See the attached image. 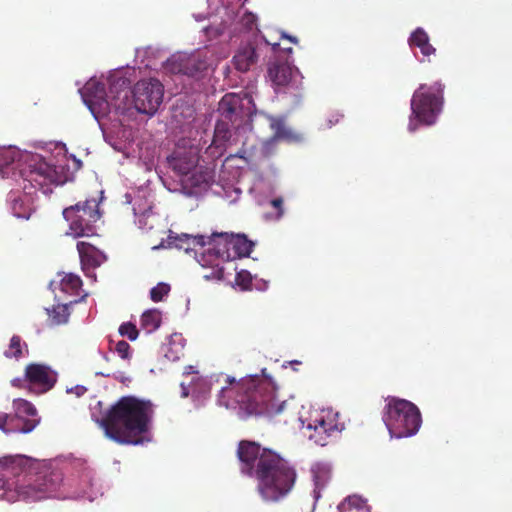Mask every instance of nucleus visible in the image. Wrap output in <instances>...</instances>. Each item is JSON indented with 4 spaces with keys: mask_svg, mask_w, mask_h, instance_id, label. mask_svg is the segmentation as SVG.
I'll return each instance as SVG.
<instances>
[{
    "mask_svg": "<svg viewBox=\"0 0 512 512\" xmlns=\"http://www.w3.org/2000/svg\"><path fill=\"white\" fill-rule=\"evenodd\" d=\"M237 457L242 474L257 480V491L264 501H280L294 487L295 469L274 451L262 448L254 441L242 440L238 444Z\"/></svg>",
    "mask_w": 512,
    "mask_h": 512,
    "instance_id": "obj_1",
    "label": "nucleus"
},
{
    "mask_svg": "<svg viewBox=\"0 0 512 512\" xmlns=\"http://www.w3.org/2000/svg\"><path fill=\"white\" fill-rule=\"evenodd\" d=\"M153 416L150 401L135 396H123L96 422L105 436L121 445H136L148 432Z\"/></svg>",
    "mask_w": 512,
    "mask_h": 512,
    "instance_id": "obj_2",
    "label": "nucleus"
},
{
    "mask_svg": "<svg viewBox=\"0 0 512 512\" xmlns=\"http://www.w3.org/2000/svg\"><path fill=\"white\" fill-rule=\"evenodd\" d=\"M226 382L230 386L223 387L219 395V403L226 408L238 406L246 416L268 417H275L287 410V403L278 402L270 384L257 376L242 379L237 383L234 378L227 377Z\"/></svg>",
    "mask_w": 512,
    "mask_h": 512,
    "instance_id": "obj_3",
    "label": "nucleus"
},
{
    "mask_svg": "<svg viewBox=\"0 0 512 512\" xmlns=\"http://www.w3.org/2000/svg\"><path fill=\"white\" fill-rule=\"evenodd\" d=\"M383 421L391 437H410L416 433V407L407 400L390 398L385 406Z\"/></svg>",
    "mask_w": 512,
    "mask_h": 512,
    "instance_id": "obj_4",
    "label": "nucleus"
},
{
    "mask_svg": "<svg viewBox=\"0 0 512 512\" xmlns=\"http://www.w3.org/2000/svg\"><path fill=\"white\" fill-rule=\"evenodd\" d=\"M63 217L69 223V234L74 238L96 235L95 223L101 218L95 199L79 201L63 210Z\"/></svg>",
    "mask_w": 512,
    "mask_h": 512,
    "instance_id": "obj_5",
    "label": "nucleus"
},
{
    "mask_svg": "<svg viewBox=\"0 0 512 512\" xmlns=\"http://www.w3.org/2000/svg\"><path fill=\"white\" fill-rule=\"evenodd\" d=\"M129 90L122 89L117 96L110 97L106 93L105 85L90 80L84 87L83 100L96 119L105 117L111 108L125 109V100L128 99Z\"/></svg>",
    "mask_w": 512,
    "mask_h": 512,
    "instance_id": "obj_6",
    "label": "nucleus"
},
{
    "mask_svg": "<svg viewBox=\"0 0 512 512\" xmlns=\"http://www.w3.org/2000/svg\"><path fill=\"white\" fill-rule=\"evenodd\" d=\"M14 414L0 413V430L9 433H30L40 422L34 405L25 399L13 401Z\"/></svg>",
    "mask_w": 512,
    "mask_h": 512,
    "instance_id": "obj_7",
    "label": "nucleus"
},
{
    "mask_svg": "<svg viewBox=\"0 0 512 512\" xmlns=\"http://www.w3.org/2000/svg\"><path fill=\"white\" fill-rule=\"evenodd\" d=\"M418 91V125H433L443 109V85L438 82L431 86L421 84Z\"/></svg>",
    "mask_w": 512,
    "mask_h": 512,
    "instance_id": "obj_8",
    "label": "nucleus"
},
{
    "mask_svg": "<svg viewBox=\"0 0 512 512\" xmlns=\"http://www.w3.org/2000/svg\"><path fill=\"white\" fill-rule=\"evenodd\" d=\"M132 95L138 112L153 115L162 103L164 86L156 78L143 79L134 85Z\"/></svg>",
    "mask_w": 512,
    "mask_h": 512,
    "instance_id": "obj_9",
    "label": "nucleus"
},
{
    "mask_svg": "<svg viewBox=\"0 0 512 512\" xmlns=\"http://www.w3.org/2000/svg\"><path fill=\"white\" fill-rule=\"evenodd\" d=\"M62 480V474L59 471L45 470L18 488L19 497L26 501H38L50 497L58 490Z\"/></svg>",
    "mask_w": 512,
    "mask_h": 512,
    "instance_id": "obj_10",
    "label": "nucleus"
},
{
    "mask_svg": "<svg viewBox=\"0 0 512 512\" xmlns=\"http://www.w3.org/2000/svg\"><path fill=\"white\" fill-rule=\"evenodd\" d=\"M24 180L28 181L32 186L42 189L43 192L48 191L50 184L61 183V176L56 167L47 163L39 155H32L27 168L21 171Z\"/></svg>",
    "mask_w": 512,
    "mask_h": 512,
    "instance_id": "obj_11",
    "label": "nucleus"
},
{
    "mask_svg": "<svg viewBox=\"0 0 512 512\" xmlns=\"http://www.w3.org/2000/svg\"><path fill=\"white\" fill-rule=\"evenodd\" d=\"M230 237L231 233L227 232H214L209 237H206L204 235L190 236L184 234L181 238H179V240L188 242V246H177L179 248H184L186 251H188L189 249H192L191 245H193V248H195L196 246L204 247L208 245L207 251L210 254H214L216 257L221 258L222 260H229L232 259V254L230 252Z\"/></svg>",
    "mask_w": 512,
    "mask_h": 512,
    "instance_id": "obj_12",
    "label": "nucleus"
},
{
    "mask_svg": "<svg viewBox=\"0 0 512 512\" xmlns=\"http://www.w3.org/2000/svg\"><path fill=\"white\" fill-rule=\"evenodd\" d=\"M337 416L331 411H321L312 416L307 425V429L312 431L309 438L316 444L325 446L330 436L344 428V425L337 421Z\"/></svg>",
    "mask_w": 512,
    "mask_h": 512,
    "instance_id": "obj_13",
    "label": "nucleus"
},
{
    "mask_svg": "<svg viewBox=\"0 0 512 512\" xmlns=\"http://www.w3.org/2000/svg\"><path fill=\"white\" fill-rule=\"evenodd\" d=\"M165 69L172 74L195 77L207 69V62L198 53H178L166 61Z\"/></svg>",
    "mask_w": 512,
    "mask_h": 512,
    "instance_id": "obj_14",
    "label": "nucleus"
},
{
    "mask_svg": "<svg viewBox=\"0 0 512 512\" xmlns=\"http://www.w3.org/2000/svg\"><path fill=\"white\" fill-rule=\"evenodd\" d=\"M25 380L31 391L42 394L53 388L57 374L47 365L31 363L25 368Z\"/></svg>",
    "mask_w": 512,
    "mask_h": 512,
    "instance_id": "obj_15",
    "label": "nucleus"
},
{
    "mask_svg": "<svg viewBox=\"0 0 512 512\" xmlns=\"http://www.w3.org/2000/svg\"><path fill=\"white\" fill-rule=\"evenodd\" d=\"M268 77L275 86H290L298 89L302 84L300 72L288 62L274 61L268 67Z\"/></svg>",
    "mask_w": 512,
    "mask_h": 512,
    "instance_id": "obj_16",
    "label": "nucleus"
},
{
    "mask_svg": "<svg viewBox=\"0 0 512 512\" xmlns=\"http://www.w3.org/2000/svg\"><path fill=\"white\" fill-rule=\"evenodd\" d=\"M261 44L257 39L241 43L236 50L232 62L236 70L247 72L255 66L259 60Z\"/></svg>",
    "mask_w": 512,
    "mask_h": 512,
    "instance_id": "obj_17",
    "label": "nucleus"
},
{
    "mask_svg": "<svg viewBox=\"0 0 512 512\" xmlns=\"http://www.w3.org/2000/svg\"><path fill=\"white\" fill-rule=\"evenodd\" d=\"M199 161L197 148L189 150H175L168 158L169 166L179 175H188L196 168Z\"/></svg>",
    "mask_w": 512,
    "mask_h": 512,
    "instance_id": "obj_18",
    "label": "nucleus"
},
{
    "mask_svg": "<svg viewBox=\"0 0 512 512\" xmlns=\"http://www.w3.org/2000/svg\"><path fill=\"white\" fill-rule=\"evenodd\" d=\"M77 250L83 268H96L106 261L105 254L88 242L79 241Z\"/></svg>",
    "mask_w": 512,
    "mask_h": 512,
    "instance_id": "obj_19",
    "label": "nucleus"
},
{
    "mask_svg": "<svg viewBox=\"0 0 512 512\" xmlns=\"http://www.w3.org/2000/svg\"><path fill=\"white\" fill-rule=\"evenodd\" d=\"M268 126L271 130L272 139H287L291 136L290 131L286 128L284 119L281 117H274L267 114H261L253 123L255 125Z\"/></svg>",
    "mask_w": 512,
    "mask_h": 512,
    "instance_id": "obj_20",
    "label": "nucleus"
},
{
    "mask_svg": "<svg viewBox=\"0 0 512 512\" xmlns=\"http://www.w3.org/2000/svg\"><path fill=\"white\" fill-rule=\"evenodd\" d=\"M231 137L232 133L229 123L225 120H219L215 125L211 147L217 149L219 151V154L222 155L223 152L226 150Z\"/></svg>",
    "mask_w": 512,
    "mask_h": 512,
    "instance_id": "obj_21",
    "label": "nucleus"
},
{
    "mask_svg": "<svg viewBox=\"0 0 512 512\" xmlns=\"http://www.w3.org/2000/svg\"><path fill=\"white\" fill-rule=\"evenodd\" d=\"M241 99L236 94H226L219 103V110L222 117L229 122H235L240 111Z\"/></svg>",
    "mask_w": 512,
    "mask_h": 512,
    "instance_id": "obj_22",
    "label": "nucleus"
},
{
    "mask_svg": "<svg viewBox=\"0 0 512 512\" xmlns=\"http://www.w3.org/2000/svg\"><path fill=\"white\" fill-rule=\"evenodd\" d=\"M230 241V251H233L232 258L248 257L254 247V243L244 234L231 233Z\"/></svg>",
    "mask_w": 512,
    "mask_h": 512,
    "instance_id": "obj_23",
    "label": "nucleus"
},
{
    "mask_svg": "<svg viewBox=\"0 0 512 512\" xmlns=\"http://www.w3.org/2000/svg\"><path fill=\"white\" fill-rule=\"evenodd\" d=\"M339 512H368L366 501L357 495L348 496L338 505Z\"/></svg>",
    "mask_w": 512,
    "mask_h": 512,
    "instance_id": "obj_24",
    "label": "nucleus"
},
{
    "mask_svg": "<svg viewBox=\"0 0 512 512\" xmlns=\"http://www.w3.org/2000/svg\"><path fill=\"white\" fill-rule=\"evenodd\" d=\"M314 497H320V490L323 489L331 478V471L325 466H319L314 470Z\"/></svg>",
    "mask_w": 512,
    "mask_h": 512,
    "instance_id": "obj_25",
    "label": "nucleus"
},
{
    "mask_svg": "<svg viewBox=\"0 0 512 512\" xmlns=\"http://www.w3.org/2000/svg\"><path fill=\"white\" fill-rule=\"evenodd\" d=\"M82 286V280L79 276L69 273L65 274L60 281V288L68 294H78Z\"/></svg>",
    "mask_w": 512,
    "mask_h": 512,
    "instance_id": "obj_26",
    "label": "nucleus"
},
{
    "mask_svg": "<svg viewBox=\"0 0 512 512\" xmlns=\"http://www.w3.org/2000/svg\"><path fill=\"white\" fill-rule=\"evenodd\" d=\"M418 48L422 55L427 58L428 62H431V56L436 57V48L430 44L429 36L427 33L418 27Z\"/></svg>",
    "mask_w": 512,
    "mask_h": 512,
    "instance_id": "obj_27",
    "label": "nucleus"
},
{
    "mask_svg": "<svg viewBox=\"0 0 512 512\" xmlns=\"http://www.w3.org/2000/svg\"><path fill=\"white\" fill-rule=\"evenodd\" d=\"M23 348L27 349V344L22 341L21 337L18 335H13L10 339V344L8 349L4 352V355L7 358H15L20 359L23 357Z\"/></svg>",
    "mask_w": 512,
    "mask_h": 512,
    "instance_id": "obj_28",
    "label": "nucleus"
},
{
    "mask_svg": "<svg viewBox=\"0 0 512 512\" xmlns=\"http://www.w3.org/2000/svg\"><path fill=\"white\" fill-rule=\"evenodd\" d=\"M141 326L148 332L156 330L161 323L160 313L157 310H148L141 316Z\"/></svg>",
    "mask_w": 512,
    "mask_h": 512,
    "instance_id": "obj_29",
    "label": "nucleus"
},
{
    "mask_svg": "<svg viewBox=\"0 0 512 512\" xmlns=\"http://www.w3.org/2000/svg\"><path fill=\"white\" fill-rule=\"evenodd\" d=\"M18 157L19 152L14 147L0 148V171L13 165Z\"/></svg>",
    "mask_w": 512,
    "mask_h": 512,
    "instance_id": "obj_30",
    "label": "nucleus"
},
{
    "mask_svg": "<svg viewBox=\"0 0 512 512\" xmlns=\"http://www.w3.org/2000/svg\"><path fill=\"white\" fill-rule=\"evenodd\" d=\"M69 316V307L66 304L56 305L51 312L52 322L56 325L66 324Z\"/></svg>",
    "mask_w": 512,
    "mask_h": 512,
    "instance_id": "obj_31",
    "label": "nucleus"
},
{
    "mask_svg": "<svg viewBox=\"0 0 512 512\" xmlns=\"http://www.w3.org/2000/svg\"><path fill=\"white\" fill-rule=\"evenodd\" d=\"M170 292V286L167 283H158L150 290V298L153 302H160Z\"/></svg>",
    "mask_w": 512,
    "mask_h": 512,
    "instance_id": "obj_32",
    "label": "nucleus"
},
{
    "mask_svg": "<svg viewBox=\"0 0 512 512\" xmlns=\"http://www.w3.org/2000/svg\"><path fill=\"white\" fill-rule=\"evenodd\" d=\"M119 333L121 336H126L131 341L136 340L139 334L136 326L131 322H126L120 325Z\"/></svg>",
    "mask_w": 512,
    "mask_h": 512,
    "instance_id": "obj_33",
    "label": "nucleus"
},
{
    "mask_svg": "<svg viewBox=\"0 0 512 512\" xmlns=\"http://www.w3.org/2000/svg\"><path fill=\"white\" fill-rule=\"evenodd\" d=\"M115 351L118 353V355L123 359H129L130 358V345L124 341L120 340L115 344L114 347Z\"/></svg>",
    "mask_w": 512,
    "mask_h": 512,
    "instance_id": "obj_34",
    "label": "nucleus"
},
{
    "mask_svg": "<svg viewBox=\"0 0 512 512\" xmlns=\"http://www.w3.org/2000/svg\"><path fill=\"white\" fill-rule=\"evenodd\" d=\"M271 205L278 210V215L281 216L283 214V199L282 198H274L271 200Z\"/></svg>",
    "mask_w": 512,
    "mask_h": 512,
    "instance_id": "obj_35",
    "label": "nucleus"
},
{
    "mask_svg": "<svg viewBox=\"0 0 512 512\" xmlns=\"http://www.w3.org/2000/svg\"><path fill=\"white\" fill-rule=\"evenodd\" d=\"M15 462V459L12 457H4L0 459V471L8 468L11 464Z\"/></svg>",
    "mask_w": 512,
    "mask_h": 512,
    "instance_id": "obj_36",
    "label": "nucleus"
},
{
    "mask_svg": "<svg viewBox=\"0 0 512 512\" xmlns=\"http://www.w3.org/2000/svg\"><path fill=\"white\" fill-rule=\"evenodd\" d=\"M67 392L75 393L78 397L84 395L87 392V388L81 385H77L69 390Z\"/></svg>",
    "mask_w": 512,
    "mask_h": 512,
    "instance_id": "obj_37",
    "label": "nucleus"
},
{
    "mask_svg": "<svg viewBox=\"0 0 512 512\" xmlns=\"http://www.w3.org/2000/svg\"><path fill=\"white\" fill-rule=\"evenodd\" d=\"M411 116H416V92L411 97Z\"/></svg>",
    "mask_w": 512,
    "mask_h": 512,
    "instance_id": "obj_38",
    "label": "nucleus"
},
{
    "mask_svg": "<svg viewBox=\"0 0 512 512\" xmlns=\"http://www.w3.org/2000/svg\"><path fill=\"white\" fill-rule=\"evenodd\" d=\"M409 45L413 48L416 45V30L412 31L409 37Z\"/></svg>",
    "mask_w": 512,
    "mask_h": 512,
    "instance_id": "obj_39",
    "label": "nucleus"
},
{
    "mask_svg": "<svg viewBox=\"0 0 512 512\" xmlns=\"http://www.w3.org/2000/svg\"><path fill=\"white\" fill-rule=\"evenodd\" d=\"M212 180V175L210 172H205L202 176V181L203 183L205 184H209L210 181Z\"/></svg>",
    "mask_w": 512,
    "mask_h": 512,
    "instance_id": "obj_40",
    "label": "nucleus"
},
{
    "mask_svg": "<svg viewBox=\"0 0 512 512\" xmlns=\"http://www.w3.org/2000/svg\"><path fill=\"white\" fill-rule=\"evenodd\" d=\"M182 396L187 397L189 395V388L183 382L181 383Z\"/></svg>",
    "mask_w": 512,
    "mask_h": 512,
    "instance_id": "obj_41",
    "label": "nucleus"
},
{
    "mask_svg": "<svg viewBox=\"0 0 512 512\" xmlns=\"http://www.w3.org/2000/svg\"><path fill=\"white\" fill-rule=\"evenodd\" d=\"M245 150L241 149L239 150L236 154H235V157H238V158H245Z\"/></svg>",
    "mask_w": 512,
    "mask_h": 512,
    "instance_id": "obj_42",
    "label": "nucleus"
},
{
    "mask_svg": "<svg viewBox=\"0 0 512 512\" xmlns=\"http://www.w3.org/2000/svg\"><path fill=\"white\" fill-rule=\"evenodd\" d=\"M20 382H21V380H20V379H14V380L12 381V384H13V386L20 387Z\"/></svg>",
    "mask_w": 512,
    "mask_h": 512,
    "instance_id": "obj_43",
    "label": "nucleus"
},
{
    "mask_svg": "<svg viewBox=\"0 0 512 512\" xmlns=\"http://www.w3.org/2000/svg\"><path fill=\"white\" fill-rule=\"evenodd\" d=\"M338 121H339L338 117L332 118V119H329V124L333 125V124L337 123Z\"/></svg>",
    "mask_w": 512,
    "mask_h": 512,
    "instance_id": "obj_44",
    "label": "nucleus"
},
{
    "mask_svg": "<svg viewBox=\"0 0 512 512\" xmlns=\"http://www.w3.org/2000/svg\"><path fill=\"white\" fill-rule=\"evenodd\" d=\"M338 121H339L338 117L332 118V119H329V124L333 125V124L337 123Z\"/></svg>",
    "mask_w": 512,
    "mask_h": 512,
    "instance_id": "obj_45",
    "label": "nucleus"
},
{
    "mask_svg": "<svg viewBox=\"0 0 512 512\" xmlns=\"http://www.w3.org/2000/svg\"><path fill=\"white\" fill-rule=\"evenodd\" d=\"M287 38L293 42V43H297V39L295 37H292V36H287Z\"/></svg>",
    "mask_w": 512,
    "mask_h": 512,
    "instance_id": "obj_46",
    "label": "nucleus"
},
{
    "mask_svg": "<svg viewBox=\"0 0 512 512\" xmlns=\"http://www.w3.org/2000/svg\"><path fill=\"white\" fill-rule=\"evenodd\" d=\"M417 417H418V428H419L420 427V423H421V415H420V411L419 410H418Z\"/></svg>",
    "mask_w": 512,
    "mask_h": 512,
    "instance_id": "obj_47",
    "label": "nucleus"
},
{
    "mask_svg": "<svg viewBox=\"0 0 512 512\" xmlns=\"http://www.w3.org/2000/svg\"><path fill=\"white\" fill-rule=\"evenodd\" d=\"M271 45H272V47H273V50H275L277 47H279V44H278V43H273V44H271Z\"/></svg>",
    "mask_w": 512,
    "mask_h": 512,
    "instance_id": "obj_48",
    "label": "nucleus"
},
{
    "mask_svg": "<svg viewBox=\"0 0 512 512\" xmlns=\"http://www.w3.org/2000/svg\"><path fill=\"white\" fill-rule=\"evenodd\" d=\"M115 88H116V87H115V85H112V86L110 87V93H111V94H112V93H114Z\"/></svg>",
    "mask_w": 512,
    "mask_h": 512,
    "instance_id": "obj_49",
    "label": "nucleus"
},
{
    "mask_svg": "<svg viewBox=\"0 0 512 512\" xmlns=\"http://www.w3.org/2000/svg\"><path fill=\"white\" fill-rule=\"evenodd\" d=\"M409 129H410V130H413V123H412V121H411V122H410V124H409Z\"/></svg>",
    "mask_w": 512,
    "mask_h": 512,
    "instance_id": "obj_50",
    "label": "nucleus"
}]
</instances>
